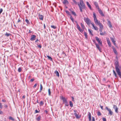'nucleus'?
Returning <instances> with one entry per match:
<instances>
[{"instance_id":"4468645a","label":"nucleus","mask_w":121,"mask_h":121,"mask_svg":"<svg viewBox=\"0 0 121 121\" xmlns=\"http://www.w3.org/2000/svg\"><path fill=\"white\" fill-rule=\"evenodd\" d=\"M39 19L41 20H43V16L42 15H40L39 14Z\"/></svg>"},{"instance_id":"4d7b16f0","label":"nucleus","mask_w":121,"mask_h":121,"mask_svg":"<svg viewBox=\"0 0 121 121\" xmlns=\"http://www.w3.org/2000/svg\"><path fill=\"white\" fill-rule=\"evenodd\" d=\"M72 101H74V97H72Z\"/></svg>"},{"instance_id":"79ce46f5","label":"nucleus","mask_w":121,"mask_h":121,"mask_svg":"<svg viewBox=\"0 0 121 121\" xmlns=\"http://www.w3.org/2000/svg\"><path fill=\"white\" fill-rule=\"evenodd\" d=\"M51 27L52 28H53L54 29L56 28V26L53 25H52L51 26Z\"/></svg>"},{"instance_id":"4be33fe9","label":"nucleus","mask_w":121,"mask_h":121,"mask_svg":"<svg viewBox=\"0 0 121 121\" xmlns=\"http://www.w3.org/2000/svg\"><path fill=\"white\" fill-rule=\"evenodd\" d=\"M55 73L56 74V75L58 77H59V73L56 70L55 71Z\"/></svg>"},{"instance_id":"b1692460","label":"nucleus","mask_w":121,"mask_h":121,"mask_svg":"<svg viewBox=\"0 0 121 121\" xmlns=\"http://www.w3.org/2000/svg\"><path fill=\"white\" fill-rule=\"evenodd\" d=\"M9 120H11L13 121H15V119L13 118L11 116L9 117Z\"/></svg>"},{"instance_id":"393cba45","label":"nucleus","mask_w":121,"mask_h":121,"mask_svg":"<svg viewBox=\"0 0 121 121\" xmlns=\"http://www.w3.org/2000/svg\"><path fill=\"white\" fill-rule=\"evenodd\" d=\"M43 89V86L41 84H40V90L39 91V92H41V91Z\"/></svg>"},{"instance_id":"423d86ee","label":"nucleus","mask_w":121,"mask_h":121,"mask_svg":"<svg viewBox=\"0 0 121 121\" xmlns=\"http://www.w3.org/2000/svg\"><path fill=\"white\" fill-rule=\"evenodd\" d=\"M95 39L98 42L99 44L100 45H102V42L97 37H95Z\"/></svg>"},{"instance_id":"9b49d317","label":"nucleus","mask_w":121,"mask_h":121,"mask_svg":"<svg viewBox=\"0 0 121 121\" xmlns=\"http://www.w3.org/2000/svg\"><path fill=\"white\" fill-rule=\"evenodd\" d=\"M98 9L99 13L102 16H104V14L103 13V12L99 8Z\"/></svg>"},{"instance_id":"6e6d98bb","label":"nucleus","mask_w":121,"mask_h":121,"mask_svg":"<svg viewBox=\"0 0 121 121\" xmlns=\"http://www.w3.org/2000/svg\"><path fill=\"white\" fill-rule=\"evenodd\" d=\"M2 102H5L6 101V100L4 99L2 100Z\"/></svg>"},{"instance_id":"774afa93","label":"nucleus","mask_w":121,"mask_h":121,"mask_svg":"<svg viewBox=\"0 0 121 121\" xmlns=\"http://www.w3.org/2000/svg\"><path fill=\"white\" fill-rule=\"evenodd\" d=\"M37 103H39V102H38V99H37Z\"/></svg>"},{"instance_id":"052dcab7","label":"nucleus","mask_w":121,"mask_h":121,"mask_svg":"<svg viewBox=\"0 0 121 121\" xmlns=\"http://www.w3.org/2000/svg\"><path fill=\"white\" fill-rule=\"evenodd\" d=\"M21 21L19 19L18 21L17 22H20Z\"/></svg>"},{"instance_id":"864d4df0","label":"nucleus","mask_w":121,"mask_h":121,"mask_svg":"<svg viewBox=\"0 0 121 121\" xmlns=\"http://www.w3.org/2000/svg\"><path fill=\"white\" fill-rule=\"evenodd\" d=\"M38 47L40 48H41V45H39L38 46Z\"/></svg>"},{"instance_id":"f257e3e1","label":"nucleus","mask_w":121,"mask_h":121,"mask_svg":"<svg viewBox=\"0 0 121 121\" xmlns=\"http://www.w3.org/2000/svg\"><path fill=\"white\" fill-rule=\"evenodd\" d=\"M93 18L95 22V24L97 25H98L99 26L100 28L101 29L99 30V31L100 32H102L101 29H102L103 27V26L102 24L100 23L99 21H98L96 17V14L94 12H93Z\"/></svg>"},{"instance_id":"3c124183","label":"nucleus","mask_w":121,"mask_h":121,"mask_svg":"<svg viewBox=\"0 0 121 121\" xmlns=\"http://www.w3.org/2000/svg\"><path fill=\"white\" fill-rule=\"evenodd\" d=\"M34 80V78H32V79H31L30 80V81L31 82H32Z\"/></svg>"},{"instance_id":"a878e982","label":"nucleus","mask_w":121,"mask_h":121,"mask_svg":"<svg viewBox=\"0 0 121 121\" xmlns=\"http://www.w3.org/2000/svg\"><path fill=\"white\" fill-rule=\"evenodd\" d=\"M75 22L76 23V26L77 28H80V26L78 25L77 21H76Z\"/></svg>"},{"instance_id":"a211bd4d","label":"nucleus","mask_w":121,"mask_h":121,"mask_svg":"<svg viewBox=\"0 0 121 121\" xmlns=\"http://www.w3.org/2000/svg\"><path fill=\"white\" fill-rule=\"evenodd\" d=\"M107 43H108V44L109 46L110 47H111V43L109 41V39L108 38L107 39Z\"/></svg>"},{"instance_id":"ddd939ff","label":"nucleus","mask_w":121,"mask_h":121,"mask_svg":"<svg viewBox=\"0 0 121 121\" xmlns=\"http://www.w3.org/2000/svg\"><path fill=\"white\" fill-rule=\"evenodd\" d=\"M91 24L92 25V26L95 30H98V28L97 27V26H95L94 24L93 23H91Z\"/></svg>"},{"instance_id":"5701e85b","label":"nucleus","mask_w":121,"mask_h":121,"mask_svg":"<svg viewBox=\"0 0 121 121\" xmlns=\"http://www.w3.org/2000/svg\"><path fill=\"white\" fill-rule=\"evenodd\" d=\"M41 118V117L40 116H39L36 119V120L37 121H39Z\"/></svg>"},{"instance_id":"680f3d73","label":"nucleus","mask_w":121,"mask_h":121,"mask_svg":"<svg viewBox=\"0 0 121 121\" xmlns=\"http://www.w3.org/2000/svg\"><path fill=\"white\" fill-rule=\"evenodd\" d=\"M113 43L116 46V43H115V42H114Z\"/></svg>"},{"instance_id":"9d476101","label":"nucleus","mask_w":121,"mask_h":121,"mask_svg":"<svg viewBox=\"0 0 121 121\" xmlns=\"http://www.w3.org/2000/svg\"><path fill=\"white\" fill-rule=\"evenodd\" d=\"M61 99L63 100L64 103L65 104H67V100L64 97L62 96Z\"/></svg>"},{"instance_id":"bf43d9fd","label":"nucleus","mask_w":121,"mask_h":121,"mask_svg":"<svg viewBox=\"0 0 121 121\" xmlns=\"http://www.w3.org/2000/svg\"><path fill=\"white\" fill-rule=\"evenodd\" d=\"M25 97V95H24L22 96V98H23L24 99Z\"/></svg>"},{"instance_id":"603ef678","label":"nucleus","mask_w":121,"mask_h":121,"mask_svg":"<svg viewBox=\"0 0 121 121\" xmlns=\"http://www.w3.org/2000/svg\"><path fill=\"white\" fill-rule=\"evenodd\" d=\"M3 113V112L2 111L0 110V114H2Z\"/></svg>"},{"instance_id":"c756f323","label":"nucleus","mask_w":121,"mask_h":121,"mask_svg":"<svg viewBox=\"0 0 121 121\" xmlns=\"http://www.w3.org/2000/svg\"><path fill=\"white\" fill-rule=\"evenodd\" d=\"M47 56L48 58L51 61H52V59L51 56L48 55H47Z\"/></svg>"},{"instance_id":"8fccbe9b","label":"nucleus","mask_w":121,"mask_h":121,"mask_svg":"<svg viewBox=\"0 0 121 121\" xmlns=\"http://www.w3.org/2000/svg\"><path fill=\"white\" fill-rule=\"evenodd\" d=\"M0 108H2V105L0 103Z\"/></svg>"},{"instance_id":"aec40b11","label":"nucleus","mask_w":121,"mask_h":121,"mask_svg":"<svg viewBox=\"0 0 121 121\" xmlns=\"http://www.w3.org/2000/svg\"><path fill=\"white\" fill-rule=\"evenodd\" d=\"M63 3L64 4H68L69 2L67 0H65L63 2Z\"/></svg>"},{"instance_id":"4c0bfd02","label":"nucleus","mask_w":121,"mask_h":121,"mask_svg":"<svg viewBox=\"0 0 121 121\" xmlns=\"http://www.w3.org/2000/svg\"><path fill=\"white\" fill-rule=\"evenodd\" d=\"M106 33L105 32H104V33L103 32H101L100 33V34L102 35H104V34L105 33Z\"/></svg>"},{"instance_id":"6ab92c4d","label":"nucleus","mask_w":121,"mask_h":121,"mask_svg":"<svg viewBox=\"0 0 121 121\" xmlns=\"http://www.w3.org/2000/svg\"><path fill=\"white\" fill-rule=\"evenodd\" d=\"M94 4L96 8H97L98 9L99 8L97 3L95 2H94Z\"/></svg>"},{"instance_id":"1a4fd4ad","label":"nucleus","mask_w":121,"mask_h":121,"mask_svg":"<svg viewBox=\"0 0 121 121\" xmlns=\"http://www.w3.org/2000/svg\"><path fill=\"white\" fill-rule=\"evenodd\" d=\"M36 37V36L35 35H33L31 36L30 40L31 41L34 40H35Z\"/></svg>"},{"instance_id":"7c9ffc66","label":"nucleus","mask_w":121,"mask_h":121,"mask_svg":"<svg viewBox=\"0 0 121 121\" xmlns=\"http://www.w3.org/2000/svg\"><path fill=\"white\" fill-rule=\"evenodd\" d=\"M5 35L7 37H8L9 35H11L9 34V33H8L6 32L5 34Z\"/></svg>"},{"instance_id":"f8f14e48","label":"nucleus","mask_w":121,"mask_h":121,"mask_svg":"<svg viewBox=\"0 0 121 121\" xmlns=\"http://www.w3.org/2000/svg\"><path fill=\"white\" fill-rule=\"evenodd\" d=\"M74 111L75 112L74 113V114L76 117V118L77 119L79 118L80 117V116H79L76 113V110H74Z\"/></svg>"},{"instance_id":"a18cd8bd","label":"nucleus","mask_w":121,"mask_h":121,"mask_svg":"<svg viewBox=\"0 0 121 121\" xmlns=\"http://www.w3.org/2000/svg\"><path fill=\"white\" fill-rule=\"evenodd\" d=\"M40 104L41 105H43V101H41L40 103Z\"/></svg>"},{"instance_id":"ea45409f","label":"nucleus","mask_w":121,"mask_h":121,"mask_svg":"<svg viewBox=\"0 0 121 121\" xmlns=\"http://www.w3.org/2000/svg\"><path fill=\"white\" fill-rule=\"evenodd\" d=\"M72 14L74 16H76V14L75 13V12L73 11H72L71 12Z\"/></svg>"},{"instance_id":"2eb2a0df","label":"nucleus","mask_w":121,"mask_h":121,"mask_svg":"<svg viewBox=\"0 0 121 121\" xmlns=\"http://www.w3.org/2000/svg\"><path fill=\"white\" fill-rule=\"evenodd\" d=\"M112 48L113 49V51L115 54H117V51L116 50L114 46H112Z\"/></svg>"},{"instance_id":"412c9836","label":"nucleus","mask_w":121,"mask_h":121,"mask_svg":"<svg viewBox=\"0 0 121 121\" xmlns=\"http://www.w3.org/2000/svg\"><path fill=\"white\" fill-rule=\"evenodd\" d=\"M86 4L88 6V7L89 8L91 9V5L89 4V3L88 2H86Z\"/></svg>"},{"instance_id":"f03ea898","label":"nucleus","mask_w":121,"mask_h":121,"mask_svg":"<svg viewBox=\"0 0 121 121\" xmlns=\"http://www.w3.org/2000/svg\"><path fill=\"white\" fill-rule=\"evenodd\" d=\"M78 5L80 9V11L83 12L82 9H85V5L83 3V0H80V4H78Z\"/></svg>"},{"instance_id":"338daca9","label":"nucleus","mask_w":121,"mask_h":121,"mask_svg":"<svg viewBox=\"0 0 121 121\" xmlns=\"http://www.w3.org/2000/svg\"><path fill=\"white\" fill-rule=\"evenodd\" d=\"M31 31L30 30H29V33H31Z\"/></svg>"},{"instance_id":"5fc2aeb1","label":"nucleus","mask_w":121,"mask_h":121,"mask_svg":"<svg viewBox=\"0 0 121 121\" xmlns=\"http://www.w3.org/2000/svg\"><path fill=\"white\" fill-rule=\"evenodd\" d=\"M39 111L37 110H35V113H38Z\"/></svg>"},{"instance_id":"f704fd0d","label":"nucleus","mask_w":121,"mask_h":121,"mask_svg":"<svg viewBox=\"0 0 121 121\" xmlns=\"http://www.w3.org/2000/svg\"><path fill=\"white\" fill-rule=\"evenodd\" d=\"M97 115L98 116H100L101 115V114L99 111H98L97 112Z\"/></svg>"},{"instance_id":"0eeeda50","label":"nucleus","mask_w":121,"mask_h":121,"mask_svg":"<svg viewBox=\"0 0 121 121\" xmlns=\"http://www.w3.org/2000/svg\"><path fill=\"white\" fill-rule=\"evenodd\" d=\"M107 21L108 22V26L110 28H112V26L111 24V22L109 20L107 19Z\"/></svg>"},{"instance_id":"c9c22d12","label":"nucleus","mask_w":121,"mask_h":121,"mask_svg":"<svg viewBox=\"0 0 121 121\" xmlns=\"http://www.w3.org/2000/svg\"><path fill=\"white\" fill-rule=\"evenodd\" d=\"M70 19L73 22L74 21V20L73 18L71 16L70 17Z\"/></svg>"},{"instance_id":"58836bf2","label":"nucleus","mask_w":121,"mask_h":121,"mask_svg":"<svg viewBox=\"0 0 121 121\" xmlns=\"http://www.w3.org/2000/svg\"><path fill=\"white\" fill-rule=\"evenodd\" d=\"M21 71H22L21 68V67H20V68H19L18 69V71L19 72H20Z\"/></svg>"},{"instance_id":"c03bdc74","label":"nucleus","mask_w":121,"mask_h":121,"mask_svg":"<svg viewBox=\"0 0 121 121\" xmlns=\"http://www.w3.org/2000/svg\"><path fill=\"white\" fill-rule=\"evenodd\" d=\"M3 9H2L1 8L0 9V14L2 13L3 11Z\"/></svg>"},{"instance_id":"0e129e2a","label":"nucleus","mask_w":121,"mask_h":121,"mask_svg":"<svg viewBox=\"0 0 121 121\" xmlns=\"http://www.w3.org/2000/svg\"><path fill=\"white\" fill-rule=\"evenodd\" d=\"M44 28L45 29L46 28V26L44 24Z\"/></svg>"},{"instance_id":"20e7f679","label":"nucleus","mask_w":121,"mask_h":121,"mask_svg":"<svg viewBox=\"0 0 121 121\" xmlns=\"http://www.w3.org/2000/svg\"><path fill=\"white\" fill-rule=\"evenodd\" d=\"M85 21L88 25L90 24L91 23V21L90 19L88 18H85L84 19Z\"/></svg>"},{"instance_id":"de8ad7c7","label":"nucleus","mask_w":121,"mask_h":121,"mask_svg":"<svg viewBox=\"0 0 121 121\" xmlns=\"http://www.w3.org/2000/svg\"><path fill=\"white\" fill-rule=\"evenodd\" d=\"M103 121H106V119L104 118H103Z\"/></svg>"},{"instance_id":"7ed1b4c3","label":"nucleus","mask_w":121,"mask_h":121,"mask_svg":"<svg viewBox=\"0 0 121 121\" xmlns=\"http://www.w3.org/2000/svg\"><path fill=\"white\" fill-rule=\"evenodd\" d=\"M81 26L82 28V29L80 28H80H77L79 30V31L81 32H83L84 31V29L85 26L82 23H80Z\"/></svg>"},{"instance_id":"473e14b6","label":"nucleus","mask_w":121,"mask_h":121,"mask_svg":"<svg viewBox=\"0 0 121 121\" xmlns=\"http://www.w3.org/2000/svg\"><path fill=\"white\" fill-rule=\"evenodd\" d=\"M25 21L28 24H30L29 21L27 19H26L25 20Z\"/></svg>"},{"instance_id":"49530a36","label":"nucleus","mask_w":121,"mask_h":121,"mask_svg":"<svg viewBox=\"0 0 121 121\" xmlns=\"http://www.w3.org/2000/svg\"><path fill=\"white\" fill-rule=\"evenodd\" d=\"M92 121H95V118L93 117H92Z\"/></svg>"},{"instance_id":"bb28decb","label":"nucleus","mask_w":121,"mask_h":121,"mask_svg":"<svg viewBox=\"0 0 121 121\" xmlns=\"http://www.w3.org/2000/svg\"><path fill=\"white\" fill-rule=\"evenodd\" d=\"M84 35L85 36L86 38V39H87V33L86 32H84Z\"/></svg>"},{"instance_id":"dca6fc26","label":"nucleus","mask_w":121,"mask_h":121,"mask_svg":"<svg viewBox=\"0 0 121 121\" xmlns=\"http://www.w3.org/2000/svg\"><path fill=\"white\" fill-rule=\"evenodd\" d=\"M95 45L96 48L99 50V51L101 52V48L99 47L98 44L97 43H96Z\"/></svg>"},{"instance_id":"09e8293b","label":"nucleus","mask_w":121,"mask_h":121,"mask_svg":"<svg viewBox=\"0 0 121 121\" xmlns=\"http://www.w3.org/2000/svg\"><path fill=\"white\" fill-rule=\"evenodd\" d=\"M37 85V84L36 83V84H35V85H34V86H33V87L35 88L36 86Z\"/></svg>"},{"instance_id":"c85d7f7f","label":"nucleus","mask_w":121,"mask_h":121,"mask_svg":"<svg viewBox=\"0 0 121 121\" xmlns=\"http://www.w3.org/2000/svg\"><path fill=\"white\" fill-rule=\"evenodd\" d=\"M69 104H70V105L71 107H73V104L71 101H70L69 102Z\"/></svg>"},{"instance_id":"2f4dec72","label":"nucleus","mask_w":121,"mask_h":121,"mask_svg":"<svg viewBox=\"0 0 121 121\" xmlns=\"http://www.w3.org/2000/svg\"><path fill=\"white\" fill-rule=\"evenodd\" d=\"M66 13L69 15H70L71 14L70 13L68 10H66L65 11Z\"/></svg>"},{"instance_id":"e433bc0d","label":"nucleus","mask_w":121,"mask_h":121,"mask_svg":"<svg viewBox=\"0 0 121 121\" xmlns=\"http://www.w3.org/2000/svg\"><path fill=\"white\" fill-rule=\"evenodd\" d=\"M110 38H111V41H112L113 42V43L114 42H116V41L114 40V39H113V38L111 37Z\"/></svg>"},{"instance_id":"e2e57ef3","label":"nucleus","mask_w":121,"mask_h":121,"mask_svg":"<svg viewBox=\"0 0 121 121\" xmlns=\"http://www.w3.org/2000/svg\"><path fill=\"white\" fill-rule=\"evenodd\" d=\"M65 105L66 106H68L69 105L68 104V103H67V104H65Z\"/></svg>"},{"instance_id":"69168bd1","label":"nucleus","mask_w":121,"mask_h":121,"mask_svg":"<svg viewBox=\"0 0 121 121\" xmlns=\"http://www.w3.org/2000/svg\"><path fill=\"white\" fill-rule=\"evenodd\" d=\"M38 41V39H36L35 41V42H37V41Z\"/></svg>"},{"instance_id":"cd10ccee","label":"nucleus","mask_w":121,"mask_h":121,"mask_svg":"<svg viewBox=\"0 0 121 121\" xmlns=\"http://www.w3.org/2000/svg\"><path fill=\"white\" fill-rule=\"evenodd\" d=\"M113 74L115 76V77L117 78V74H116V73L115 71L114 70H113Z\"/></svg>"},{"instance_id":"72a5a7b5","label":"nucleus","mask_w":121,"mask_h":121,"mask_svg":"<svg viewBox=\"0 0 121 121\" xmlns=\"http://www.w3.org/2000/svg\"><path fill=\"white\" fill-rule=\"evenodd\" d=\"M88 30L89 32V34H91V35H93V34H92V33L91 30L90 29H88Z\"/></svg>"},{"instance_id":"a19ab883","label":"nucleus","mask_w":121,"mask_h":121,"mask_svg":"<svg viewBox=\"0 0 121 121\" xmlns=\"http://www.w3.org/2000/svg\"><path fill=\"white\" fill-rule=\"evenodd\" d=\"M48 93L49 95H50L51 92L50 91V89H48Z\"/></svg>"},{"instance_id":"f3484780","label":"nucleus","mask_w":121,"mask_h":121,"mask_svg":"<svg viewBox=\"0 0 121 121\" xmlns=\"http://www.w3.org/2000/svg\"><path fill=\"white\" fill-rule=\"evenodd\" d=\"M89 116V121H91V113L90 112H89L88 114Z\"/></svg>"},{"instance_id":"37998d69","label":"nucleus","mask_w":121,"mask_h":121,"mask_svg":"<svg viewBox=\"0 0 121 121\" xmlns=\"http://www.w3.org/2000/svg\"><path fill=\"white\" fill-rule=\"evenodd\" d=\"M73 2L75 3V4H77V3L75 0H73Z\"/></svg>"},{"instance_id":"13d9d810","label":"nucleus","mask_w":121,"mask_h":121,"mask_svg":"<svg viewBox=\"0 0 121 121\" xmlns=\"http://www.w3.org/2000/svg\"><path fill=\"white\" fill-rule=\"evenodd\" d=\"M100 108H101V109H103V106H101V105L100 106Z\"/></svg>"},{"instance_id":"39448f33","label":"nucleus","mask_w":121,"mask_h":121,"mask_svg":"<svg viewBox=\"0 0 121 121\" xmlns=\"http://www.w3.org/2000/svg\"><path fill=\"white\" fill-rule=\"evenodd\" d=\"M105 109L109 112V115H110V116H111L113 112L111 111V109L110 108H108L107 107H106Z\"/></svg>"},{"instance_id":"6e6552de","label":"nucleus","mask_w":121,"mask_h":121,"mask_svg":"<svg viewBox=\"0 0 121 121\" xmlns=\"http://www.w3.org/2000/svg\"><path fill=\"white\" fill-rule=\"evenodd\" d=\"M113 106V108L115 109V112L116 113H118V108L117 106L115 105H114Z\"/></svg>"}]
</instances>
